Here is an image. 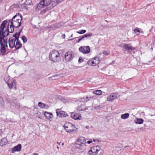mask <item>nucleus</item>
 <instances>
[{
    "label": "nucleus",
    "instance_id": "1",
    "mask_svg": "<svg viewBox=\"0 0 155 155\" xmlns=\"http://www.w3.org/2000/svg\"><path fill=\"white\" fill-rule=\"evenodd\" d=\"M20 35V32L17 33L14 35L12 37L9 38L8 43L9 46L11 48L15 47L16 49H18L21 47L22 44L18 39Z\"/></svg>",
    "mask_w": 155,
    "mask_h": 155
},
{
    "label": "nucleus",
    "instance_id": "2",
    "mask_svg": "<svg viewBox=\"0 0 155 155\" xmlns=\"http://www.w3.org/2000/svg\"><path fill=\"white\" fill-rule=\"evenodd\" d=\"M57 2L52 1L51 0H42L36 5L35 10L37 11L45 7L48 8V9H51L56 5Z\"/></svg>",
    "mask_w": 155,
    "mask_h": 155
},
{
    "label": "nucleus",
    "instance_id": "3",
    "mask_svg": "<svg viewBox=\"0 0 155 155\" xmlns=\"http://www.w3.org/2000/svg\"><path fill=\"white\" fill-rule=\"evenodd\" d=\"M8 23L7 21H4L0 27V36L4 38V37L8 35V33H12L14 31V28L10 26L8 24L7 27L6 25Z\"/></svg>",
    "mask_w": 155,
    "mask_h": 155
},
{
    "label": "nucleus",
    "instance_id": "4",
    "mask_svg": "<svg viewBox=\"0 0 155 155\" xmlns=\"http://www.w3.org/2000/svg\"><path fill=\"white\" fill-rule=\"evenodd\" d=\"M22 20V16L21 14L16 13L11 20H9L8 25L12 27L13 28H18L21 26Z\"/></svg>",
    "mask_w": 155,
    "mask_h": 155
},
{
    "label": "nucleus",
    "instance_id": "5",
    "mask_svg": "<svg viewBox=\"0 0 155 155\" xmlns=\"http://www.w3.org/2000/svg\"><path fill=\"white\" fill-rule=\"evenodd\" d=\"M87 142L85 138L81 137L78 138L76 142L77 145V149H78V152L82 153L86 149Z\"/></svg>",
    "mask_w": 155,
    "mask_h": 155
},
{
    "label": "nucleus",
    "instance_id": "6",
    "mask_svg": "<svg viewBox=\"0 0 155 155\" xmlns=\"http://www.w3.org/2000/svg\"><path fill=\"white\" fill-rule=\"evenodd\" d=\"M60 55L58 51L54 50L50 52L49 55V59L54 62H57L60 60Z\"/></svg>",
    "mask_w": 155,
    "mask_h": 155
},
{
    "label": "nucleus",
    "instance_id": "7",
    "mask_svg": "<svg viewBox=\"0 0 155 155\" xmlns=\"http://www.w3.org/2000/svg\"><path fill=\"white\" fill-rule=\"evenodd\" d=\"M7 40L1 39L0 40V55H3L6 54V48L8 47Z\"/></svg>",
    "mask_w": 155,
    "mask_h": 155
},
{
    "label": "nucleus",
    "instance_id": "8",
    "mask_svg": "<svg viewBox=\"0 0 155 155\" xmlns=\"http://www.w3.org/2000/svg\"><path fill=\"white\" fill-rule=\"evenodd\" d=\"M64 127L67 132L70 133H73L76 129L74 124L68 122H66L65 123Z\"/></svg>",
    "mask_w": 155,
    "mask_h": 155
},
{
    "label": "nucleus",
    "instance_id": "9",
    "mask_svg": "<svg viewBox=\"0 0 155 155\" xmlns=\"http://www.w3.org/2000/svg\"><path fill=\"white\" fill-rule=\"evenodd\" d=\"M101 149L100 147L98 145L94 146L91 147L87 153L88 155H96Z\"/></svg>",
    "mask_w": 155,
    "mask_h": 155
},
{
    "label": "nucleus",
    "instance_id": "10",
    "mask_svg": "<svg viewBox=\"0 0 155 155\" xmlns=\"http://www.w3.org/2000/svg\"><path fill=\"white\" fill-rule=\"evenodd\" d=\"M5 81L8 85L9 89H16V81L13 79H9L7 81L5 79Z\"/></svg>",
    "mask_w": 155,
    "mask_h": 155
},
{
    "label": "nucleus",
    "instance_id": "11",
    "mask_svg": "<svg viewBox=\"0 0 155 155\" xmlns=\"http://www.w3.org/2000/svg\"><path fill=\"white\" fill-rule=\"evenodd\" d=\"M90 48L89 46H81L79 48V51L81 52L87 54L90 52Z\"/></svg>",
    "mask_w": 155,
    "mask_h": 155
},
{
    "label": "nucleus",
    "instance_id": "12",
    "mask_svg": "<svg viewBox=\"0 0 155 155\" xmlns=\"http://www.w3.org/2000/svg\"><path fill=\"white\" fill-rule=\"evenodd\" d=\"M72 53V51H68L65 53L64 60L66 62H68L73 59Z\"/></svg>",
    "mask_w": 155,
    "mask_h": 155
},
{
    "label": "nucleus",
    "instance_id": "13",
    "mask_svg": "<svg viewBox=\"0 0 155 155\" xmlns=\"http://www.w3.org/2000/svg\"><path fill=\"white\" fill-rule=\"evenodd\" d=\"M100 62V60L98 57H96L92 59L88 62L89 64L94 66L98 64Z\"/></svg>",
    "mask_w": 155,
    "mask_h": 155
},
{
    "label": "nucleus",
    "instance_id": "14",
    "mask_svg": "<svg viewBox=\"0 0 155 155\" xmlns=\"http://www.w3.org/2000/svg\"><path fill=\"white\" fill-rule=\"evenodd\" d=\"M117 99V94L111 93L107 97V100L109 101H112L115 99Z\"/></svg>",
    "mask_w": 155,
    "mask_h": 155
},
{
    "label": "nucleus",
    "instance_id": "15",
    "mask_svg": "<svg viewBox=\"0 0 155 155\" xmlns=\"http://www.w3.org/2000/svg\"><path fill=\"white\" fill-rule=\"evenodd\" d=\"M71 117L75 120H81V117L80 114L78 113H72L71 114Z\"/></svg>",
    "mask_w": 155,
    "mask_h": 155
},
{
    "label": "nucleus",
    "instance_id": "16",
    "mask_svg": "<svg viewBox=\"0 0 155 155\" xmlns=\"http://www.w3.org/2000/svg\"><path fill=\"white\" fill-rule=\"evenodd\" d=\"M44 115L46 119L49 120L50 121H52L53 117L52 114L45 111L44 113Z\"/></svg>",
    "mask_w": 155,
    "mask_h": 155
},
{
    "label": "nucleus",
    "instance_id": "17",
    "mask_svg": "<svg viewBox=\"0 0 155 155\" xmlns=\"http://www.w3.org/2000/svg\"><path fill=\"white\" fill-rule=\"evenodd\" d=\"M21 148V144H18L17 146L14 147L12 150V153H13L15 151H20Z\"/></svg>",
    "mask_w": 155,
    "mask_h": 155
},
{
    "label": "nucleus",
    "instance_id": "18",
    "mask_svg": "<svg viewBox=\"0 0 155 155\" xmlns=\"http://www.w3.org/2000/svg\"><path fill=\"white\" fill-rule=\"evenodd\" d=\"M123 48L126 50H134L135 48L134 47L131 46L130 44H125L123 46Z\"/></svg>",
    "mask_w": 155,
    "mask_h": 155
},
{
    "label": "nucleus",
    "instance_id": "19",
    "mask_svg": "<svg viewBox=\"0 0 155 155\" xmlns=\"http://www.w3.org/2000/svg\"><path fill=\"white\" fill-rule=\"evenodd\" d=\"M38 105L40 108L44 109H48L49 107L48 105L40 102H38Z\"/></svg>",
    "mask_w": 155,
    "mask_h": 155
},
{
    "label": "nucleus",
    "instance_id": "20",
    "mask_svg": "<svg viewBox=\"0 0 155 155\" xmlns=\"http://www.w3.org/2000/svg\"><path fill=\"white\" fill-rule=\"evenodd\" d=\"M57 116L59 117H66L67 116V114L65 113V112L63 111H61L59 113L58 111H56Z\"/></svg>",
    "mask_w": 155,
    "mask_h": 155
},
{
    "label": "nucleus",
    "instance_id": "21",
    "mask_svg": "<svg viewBox=\"0 0 155 155\" xmlns=\"http://www.w3.org/2000/svg\"><path fill=\"white\" fill-rule=\"evenodd\" d=\"M7 143V141L6 138H2L0 142V146H3L5 145Z\"/></svg>",
    "mask_w": 155,
    "mask_h": 155
},
{
    "label": "nucleus",
    "instance_id": "22",
    "mask_svg": "<svg viewBox=\"0 0 155 155\" xmlns=\"http://www.w3.org/2000/svg\"><path fill=\"white\" fill-rule=\"evenodd\" d=\"M144 121L142 119L137 118L136 120H135V122L138 124H141L143 123Z\"/></svg>",
    "mask_w": 155,
    "mask_h": 155
},
{
    "label": "nucleus",
    "instance_id": "23",
    "mask_svg": "<svg viewBox=\"0 0 155 155\" xmlns=\"http://www.w3.org/2000/svg\"><path fill=\"white\" fill-rule=\"evenodd\" d=\"M86 108H85V106L84 105H82L80 106H79L78 108V110L79 111L84 110H86Z\"/></svg>",
    "mask_w": 155,
    "mask_h": 155
},
{
    "label": "nucleus",
    "instance_id": "24",
    "mask_svg": "<svg viewBox=\"0 0 155 155\" xmlns=\"http://www.w3.org/2000/svg\"><path fill=\"white\" fill-rule=\"evenodd\" d=\"M93 93L97 95H101L102 92L101 90H97L93 91Z\"/></svg>",
    "mask_w": 155,
    "mask_h": 155
},
{
    "label": "nucleus",
    "instance_id": "25",
    "mask_svg": "<svg viewBox=\"0 0 155 155\" xmlns=\"http://www.w3.org/2000/svg\"><path fill=\"white\" fill-rule=\"evenodd\" d=\"M129 116L128 113H126L125 114H123L121 115V117L123 119H125L127 118Z\"/></svg>",
    "mask_w": 155,
    "mask_h": 155
},
{
    "label": "nucleus",
    "instance_id": "26",
    "mask_svg": "<svg viewBox=\"0 0 155 155\" xmlns=\"http://www.w3.org/2000/svg\"><path fill=\"white\" fill-rule=\"evenodd\" d=\"M93 35V34L91 33H90L88 34H86L84 35V37L86 38V39H87L90 37L92 36Z\"/></svg>",
    "mask_w": 155,
    "mask_h": 155
},
{
    "label": "nucleus",
    "instance_id": "27",
    "mask_svg": "<svg viewBox=\"0 0 155 155\" xmlns=\"http://www.w3.org/2000/svg\"><path fill=\"white\" fill-rule=\"evenodd\" d=\"M4 101L3 98L0 96V106H3L4 105Z\"/></svg>",
    "mask_w": 155,
    "mask_h": 155
},
{
    "label": "nucleus",
    "instance_id": "28",
    "mask_svg": "<svg viewBox=\"0 0 155 155\" xmlns=\"http://www.w3.org/2000/svg\"><path fill=\"white\" fill-rule=\"evenodd\" d=\"M50 9H48V8L46 7L45 9H44L41 11V14H45L46 12L50 10Z\"/></svg>",
    "mask_w": 155,
    "mask_h": 155
},
{
    "label": "nucleus",
    "instance_id": "29",
    "mask_svg": "<svg viewBox=\"0 0 155 155\" xmlns=\"http://www.w3.org/2000/svg\"><path fill=\"white\" fill-rule=\"evenodd\" d=\"M91 98V97H86L85 99L84 98H81V101L82 102H84V101L87 102V101H88V100H89Z\"/></svg>",
    "mask_w": 155,
    "mask_h": 155
},
{
    "label": "nucleus",
    "instance_id": "30",
    "mask_svg": "<svg viewBox=\"0 0 155 155\" xmlns=\"http://www.w3.org/2000/svg\"><path fill=\"white\" fill-rule=\"evenodd\" d=\"M86 32V30H81L79 31H77V33L78 34H82L85 33Z\"/></svg>",
    "mask_w": 155,
    "mask_h": 155
},
{
    "label": "nucleus",
    "instance_id": "31",
    "mask_svg": "<svg viewBox=\"0 0 155 155\" xmlns=\"http://www.w3.org/2000/svg\"><path fill=\"white\" fill-rule=\"evenodd\" d=\"M21 39L22 40L24 43H25L27 41V38H26V37L24 35L22 36V37H21Z\"/></svg>",
    "mask_w": 155,
    "mask_h": 155
},
{
    "label": "nucleus",
    "instance_id": "32",
    "mask_svg": "<svg viewBox=\"0 0 155 155\" xmlns=\"http://www.w3.org/2000/svg\"><path fill=\"white\" fill-rule=\"evenodd\" d=\"M134 32L138 35L140 33V31L138 28H135L134 30Z\"/></svg>",
    "mask_w": 155,
    "mask_h": 155
},
{
    "label": "nucleus",
    "instance_id": "33",
    "mask_svg": "<svg viewBox=\"0 0 155 155\" xmlns=\"http://www.w3.org/2000/svg\"><path fill=\"white\" fill-rule=\"evenodd\" d=\"M103 54L104 55H108L109 54V51H103Z\"/></svg>",
    "mask_w": 155,
    "mask_h": 155
},
{
    "label": "nucleus",
    "instance_id": "34",
    "mask_svg": "<svg viewBox=\"0 0 155 155\" xmlns=\"http://www.w3.org/2000/svg\"><path fill=\"white\" fill-rule=\"evenodd\" d=\"M83 60V59L81 57H80L78 60V62L79 63H81Z\"/></svg>",
    "mask_w": 155,
    "mask_h": 155
},
{
    "label": "nucleus",
    "instance_id": "35",
    "mask_svg": "<svg viewBox=\"0 0 155 155\" xmlns=\"http://www.w3.org/2000/svg\"><path fill=\"white\" fill-rule=\"evenodd\" d=\"M87 142V143L90 144L92 142V141L91 140H88Z\"/></svg>",
    "mask_w": 155,
    "mask_h": 155
},
{
    "label": "nucleus",
    "instance_id": "36",
    "mask_svg": "<svg viewBox=\"0 0 155 155\" xmlns=\"http://www.w3.org/2000/svg\"><path fill=\"white\" fill-rule=\"evenodd\" d=\"M81 38L82 40H84L85 39V37H84V35H83L82 36Z\"/></svg>",
    "mask_w": 155,
    "mask_h": 155
},
{
    "label": "nucleus",
    "instance_id": "37",
    "mask_svg": "<svg viewBox=\"0 0 155 155\" xmlns=\"http://www.w3.org/2000/svg\"><path fill=\"white\" fill-rule=\"evenodd\" d=\"M81 40H82L81 39V38H80L79 39L78 41H77V42L79 43Z\"/></svg>",
    "mask_w": 155,
    "mask_h": 155
},
{
    "label": "nucleus",
    "instance_id": "38",
    "mask_svg": "<svg viewBox=\"0 0 155 155\" xmlns=\"http://www.w3.org/2000/svg\"><path fill=\"white\" fill-rule=\"evenodd\" d=\"M55 76L53 75L50 78H51L52 80H54V78H55Z\"/></svg>",
    "mask_w": 155,
    "mask_h": 155
},
{
    "label": "nucleus",
    "instance_id": "39",
    "mask_svg": "<svg viewBox=\"0 0 155 155\" xmlns=\"http://www.w3.org/2000/svg\"><path fill=\"white\" fill-rule=\"evenodd\" d=\"M62 38H64L65 37V35L64 34H63L62 35Z\"/></svg>",
    "mask_w": 155,
    "mask_h": 155
},
{
    "label": "nucleus",
    "instance_id": "40",
    "mask_svg": "<svg viewBox=\"0 0 155 155\" xmlns=\"http://www.w3.org/2000/svg\"><path fill=\"white\" fill-rule=\"evenodd\" d=\"M38 154L37 153H34L32 154L31 155H38Z\"/></svg>",
    "mask_w": 155,
    "mask_h": 155
},
{
    "label": "nucleus",
    "instance_id": "41",
    "mask_svg": "<svg viewBox=\"0 0 155 155\" xmlns=\"http://www.w3.org/2000/svg\"><path fill=\"white\" fill-rule=\"evenodd\" d=\"M57 143L59 145H60V143H59L58 142Z\"/></svg>",
    "mask_w": 155,
    "mask_h": 155
},
{
    "label": "nucleus",
    "instance_id": "42",
    "mask_svg": "<svg viewBox=\"0 0 155 155\" xmlns=\"http://www.w3.org/2000/svg\"><path fill=\"white\" fill-rule=\"evenodd\" d=\"M57 148L58 149H59V147H58H58H57Z\"/></svg>",
    "mask_w": 155,
    "mask_h": 155
},
{
    "label": "nucleus",
    "instance_id": "43",
    "mask_svg": "<svg viewBox=\"0 0 155 155\" xmlns=\"http://www.w3.org/2000/svg\"><path fill=\"white\" fill-rule=\"evenodd\" d=\"M72 35H71V37H72Z\"/></svg>",
    "mask_w": 155,
    "mask_h": 155
},
{
    "label": "nucleus",
    "instance_id": "44",
    "mask_svg": "<svg viewBox=\"0 0 155 155\" xmlns=\"http://www.w3.org/2000/svg\"><path fill=\"white\" fill-rule=\"evenodd\" d=\"M64 145V143H63L62 144V145Z\"/></svg>",
    "mask_w": 155,
    "mask_h": 155
},
{
    "label": "nucleus",
    "instance_id": "45",
    "mask_svg": "<svg viewBox=\"0 0 155 155\" xmlns=\"http://www.w3.org/2000/svg\"><path fill=\"white\" fill-rule=\"evenodd\" d=\"M93 141H95V140H93Z\"/></svg>",
    "mask_w": 155,
    "mask_h": 155
},
{
    "label": "nucleus",
    "instance_id": "46",
    "mask_svg": "<svg viewBox=\"0 0 155 155\" xmlns=\"http://www.w3.org/2000/svg\"><path fill=\"white\" fill-rule=\"evenodd\" d=\"M74 38H72V40H73Z\"/></svg>",
    "mask_w": 155,
    "mask_h": 155
},
{
    "label": "nucleus",
    "instance_id": "47",
    "mask_svg": "<svg viewBox=\"0 0 155 155\" xmlns=\"http://www.w3.org/2000/svg\"><path fill=\"white\" fill-rule=\"evenodd\" d=\"M31 1H32V0H31Z\"/></svg>",
    "mask_w": 155,
    "mask_h": 155
}]
</instances>
